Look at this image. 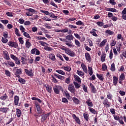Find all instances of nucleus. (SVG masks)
Instances as JSON below:
<instances>
[{
    "instance_id": "f257e3e1",
    "label": "nucleus",
    "mask_w": 126,
    "mask_h": 126,
    "mask_svg": "<svg viewBox=\"0 0 126 126\" xmlns=\"http://www.w3.org/2000/svg\"><path fill=\"white\" fill-rule=\"evenodd\" d=\"M10 58L15 61L16 64H20V60L13 54H10Z\"/></svg>"
},
{
    "instance_id": "f03ea898",
    "label": "nucleus",
    "mask_w": 126,
    "mask_h": 126,
    "mask_svg": "<svg viewBox=\"0 0 126 126\" xmlns=\"http://www.w3.org/2000/svg\"><path fill=\"white\" fill-rule=\"evenodd\" d=\"M68 89L71 93H73V94L75 93V88H74V86L73 84H70L69 85Z\"/></svg>"
},
{
    "instance_id": "7ed1b4c3",
    "label": "nucleus",
    "mask_w": 126,
    "mask_h": 126,
    "mask_svg": "<svg viewBox=\"0 0 126 126\" xmlns=\"http://www.w3.org/2000/svg\"><path fill=\"white\" fill-rule=\"evenodd\" d=\"M21 74H22V69L21 68L17 69L15 73V76L18 77V78H20Z\"/></svg>"
},
{
    "instance_id": "20e7f679",
    "label": "nucleus",
    "mask_w": 126,
    "mask_h": 126,
    "mask_svg": "<svg viewBox=\"0 0 126 126\" xmlns=\"http://www.w3.org/2000/svg\"><path fill=\"white\" fill-rule=\"evenodd\" d=\"M62 89L61 86H56L53 88L54 91L56 94H60V90Z\"/></svg>"
},
{
    "instance_id": "39448f33",
    "label": "nucleus",
    "mask_w": 126,
    "mask_h": 126,
    "mask_svg": "<svg viewBox=\"0 0 126 126\" xmlns=\"http://www.w3.org/2000/svg\"><path fill=\"white\" fill-rule=\"evenodd\" d=\"M8 45L9 47H12L13 48H17L18 47V44L17 43L12 41H9L8 43Z\"/></svg>"
},
{
    "instance_id": "423d86ee",
    "label": "nucleus",
    "mask_w": 126,
    "mask_h": 126,
    "mask_svg": "<svg viewBox=\"0 0 126 126\" xmlns=\"http://www.w3.org/2000/svg\"><path fill=\"white\" fill-rule=\"evenodd\" d=\"M35 107L37 111V114H38V115H42V114H43V110H42V109H41V108H40V105H39V104L37 103H35Z\"/></svg>"
},
{
    "instance_id": "0eeeda50",
    "label": "nucleus",
    "mask_w": 126,
    "mask_h": 126,
    "mask_svg": "<svg viewBox=\"0 0 126 126\" xmlns=\"http://www.w3.org/2000/svg\"><path fill=\"white\" fill-rule=\"evenodd\" d=\"M49 115H50V113L42 115L41 119V121L42 122V123L45 122V121H46V120L48 119V117H49Z\"/></svg>"
},
{
    "instance_id": "6e6552de",
    "label": "nucleus",
    "mask_w": 126,
    "mask_h": 126,
    "mask_svg": "<svg viewBox=\"0 0 126 126\" xmlns=\"http://www.w3.org/2000/svg\"><path fill=\"white\" fill-rule=\"evenodd\" d=\"M103 104L104 106H106L107 108L111 107V103L109 102L108 98H106L103 102Z\"/></svg>"
},
{
    "instance_id": "1a4fd4ad",
    "label": "nucleus",
    "mask_w": 126,
    "mask_h": 126,
    "mask_svg": "<svg viewBox=\"0 0 126 126\" xmlns=\"http://www.w3.org/2000/svg\"><path fill=\"white\" fill-rule=\"evenodd\" d=\"M3 55H4V59L6 60V61H9L10 60L7 51H3Z\"/></svg>"
},
{
    "instance_id": "9d476101",
    "label": "nucleus",
    "mask_w": 126,
    "mask_h": 126,
    "mask_svg": "<svg viewBox=\"0 0 126 126\" xmlns=\"http://www.w3.org/2000/svg\"><path fill=\"white\" fill-rule=\"evenodd\" d=\"M90 86L91 87L92 93L95 94L97 92V90L95 88V86H94V85L92 84V83H91L90 84Z\"/></svg>"
},
{
    "instance_id": "9b49d317",
    "label": "nucleus",
    "mask_w": 126,
    "mask_h": 126,
    "mask_svg": "<svg viewBox=\"0 0 126 126\" xmlns=\"http://www.w3.org/2000/svg\"><path fill=\"white\" fill-rule=\"evenodd\" d=\"M9 108L7 107H1L0 108V112L3 113L4 114H6L8 112Z\"/></svg>"
},
{
    "instance_id": "f8f14e48",
    "label": "nucleus",
    "mask_w": 126,
    "mask_h": 126,
    "mask_svg": "<svg viewBox=\"0 0 126 126\" xmlns=\"http://www.w3.org/2000/svg\"><path fill=\"white\" fill-rule=\"evenodd\" d=\"M25 71L26 73V74H27V75H28L29 76H31L32 77L34 75L33 74V73L32 72V70H29L27 69H25Z\"/></svg>"
},
{
    "instance_id": "ddd939ff",
    "label": "nucleus",
    "mask_w": 126,
    "mask_h": 126,
    "mask_svg": "<svg viewBox=\"0 0 126 126\" xmlns=\"http://www.w3.org/2000/svg\"><path fill=\"white\" fill-rule=\"evenodd\" d=\"M85 58L87 62H91V56H90V54H89V53L87 52L85 53Z\"/></svg>"
},
{
    "instance_id": "4468645a",
    "label": "nucleus",
    "mask_w": 126,
    "mask_h": 126,
    "mask_svg": "<svg viewBox=\"0 0 126 126\" xmlns=\"http://www.w3.org/2000/svg\"><path fill=\"white\" fill-rule=\"evenodd\" d=\"M66 52L69 56H70V57H75V53L69 49L67 50Z\"/></svg>"
},
{
    "instance_id": "2eb2a0df",
    "label": "nucleus",
    "mask_w": 126,
    "mask_h": 126,
    "mask_svg": "<svg viewBox=\"0 0 126 126\" xmlns=\"http://www.w3.org/2000/svg\"><path fill=\"white\" fill-rule=\"evenodd\" d=\"M14 105L15 106H17V105H18V103L19 102V96H17V95H15L14 96Z\"/></svg>"
},
{
    "instance_id": "dca6fc26",
    "label": "nucleus",
    "mask_w": 126,
    "mask_h": 126,
    "mask_svg": "<svg viewBox=\"0 0 126 126\" xmlns=\"http://www.w3.org/2000/svg\"><path fill=\"white\" fill-rule=\"evenodd\" d=\"M81 65L84 72L87 73V72H88V70H87V66H86V65L83 63H82Z\"/></svg>"
},
{
    "instance_id": "f3484780",
    "label": "nucleus",
    "mask_w": 126,
    "mask_h": 126,
    "mask_svg": "<svg viewBox=\"0 0 126 126\" xmlns=\"http://www.w3.org/2000/svg\"><path fill=\"white\" fill-rule=\"evenodd\" d=\"M118 80H119V78H118L116 76H113V84L115 86H117V84H118Z\"/></svg>"
},
{
    "instance_id": "a211bd4d",
    "label": "nucleus",
    "mask_w": 126,
    "mask_h": 126,
    "mask_svg": "<svg viewBox=\"0 0 126 126\" xmlns=\"http://www.w3.org/2000/svg\"><path fill=\"white\" fill-rule=\"evenodd\" d=\"M29 41H30L29 39H27L26 40V41L25 46L27 49H29L30 47H31L32 46L31 43L29 42Z\"/></svg>"
},
{
    "instance_id": "6ab92c4d",
    "label": "nucleus",
    "mask_w": 126,
    "mask_h": 126,
    "mask_svg": "<svg viewBox=\"0 0 126 126\" xmlns=\"http://www.w3.org/2000/svg\"><path fill=\"white\" fill-rule=\"evenodd\" d=\"M49 58L50 60H51L53 62H55V61H56V56H55V54H50L49 55Z\"/></svg>"
},
{
    "instance_id": "aec40b11",
    "label": "nucleus",
    "mask_w": 126,
    "mask_h": 126,
    "mask_svg": "<svg viewBox=\"0 0 126 126\" xmlns=\"http://www.w3.org/2000/svg\"><path fill=\"white\" fill-rule=\"evenodd\" d=\"M16 115L17 118H20L22 116L21 110L18 108H16Z\"/></svg>"
},
{
    "instance_id": "412c9836",
    "label": "nucleus",
    "mask_w": 126,
    "mask_h": 126,
    "mask_svg": "<svg viewBox=\"0 0 126 126\" xmlns=\"http://www.w3.org/2000/svg\"><path fill=\"white\" fill-rule=\"evenodd\" d=\"M54 76L58 78V79H60V80H63L64 79V76H63L60 74H55Z\"/></svg>"
},
{
    "instance_id": "4be33fe9",
    "label": "nucleus",
    "mask_w": 126,
    "mask_h": 126,
    "mask_svg": "<svg viewBox=\"0 0 126 126\" xmlns=\"http://www.w3.org/2000/svg\"><path fill=\"white\" fill-rule=\"evenodd\" d=\"M86 104H87L89 107H93V103H92V101H91V100L90 99H88L86 101Z\"/></svg>"
},
{
    "instance_id": "5701e85b",
    "label": "nucleus",
    "mask_w": 126,
    "mask_h": 126,
    "mask_svg": "<svg viewBox=\"0 0 126 126\" xmlns=\"http://www.w3.org/2000/svg\"><path fill=\"white\" fill-rule=\"evenodd\" d=\"M45 87L46 88V91L49 93H52V87L49 85H47V86H45Z\"/></svg>"
},
{
    "instance_id": "b1692460",
    "label": "nucleus",
    "mask_w": 126,
    "mask_h": 126,
    "mask_svg": "<svg viewBox=\"0 0 126 126\" xmlns=\"http://www.w3.org/2000/svg\"><path fill=\"white\" fill-rule=\"evenodd\" d=\"M74 77L75 78V81H77V82H78V83H81V80L80 79L79 76L77 75H74Z\"/></svg>"
},
{
    "instance_id": "393cba45",
    "label": "nucleus",
    "mask_w": 126,
    "mask_h": 126,
    "mask_svg": "<svg viewBox=\"0 0 126 126\" xmlns=\"http://www.w3.org/2000/svg\"><path fill=\"white\" fill-rule=\"evenodd\" d=\"M105 10H106V11H111L112 12H117V9L114 8H106Z\"/></svg>"
},
{
    "instance_id": "a878e982",
    "label": "nucleus",
    "mask_w": 126,
    "mask_h": 126,
    "mask_svg": "<svg viewBox=\"0 0 126 126\" xmlns=\"http://www.w3.org/2000/svg\"><path fill=\"white\" fill-rule=\"evenodd\" d=\"M89 110L91 113L92 114H94V115H95V114H97V111L95 109H94L92 107H89Z\"/></svg>"
},
{
    "instance_id": "bb28decb",
    "label": "nucleus",
    "mask_w": 126,
    "mask_h": 126,
    "mask_svg": "<svg viewBox=\"0 0 126 126\" xmlns=\"http://www.w3.org/2000/svg\"><path fill=\"white\" fill-rule=\"evenodd\" d=\"M72 100L76 105H78L80 102V101H79V100L76 97H73Z\"/></svg>"
},
{
    "instance_id": "cd10ccee",
    "label": "nucleus",
    "mask_w": 126,
    "mask_h": 126,
    "mask_svg": "<svg viewBox=\"0 0 126 126\" xmlns=\"http://www.w3.org/2000/svg\"><path fill=\"white\" fill-rule=\"evenodd\" d=\"M49 16L52 18H55V19L59 18V16L55 15V14H54V13L53 12H51L50 13Z\"/></svg>"
},
{
    "instance_id": "c85d7f7f",
    "label": "nucleus",
    "mask_w": 126,
    "mask_h": 126,
    "mask_svg": "<svg viewBox=\"0 0 126 126\" xmlns=\"http://www.w3.org/2000/svg\"><path fill=\"white\" fill-rule=\"evenodd\" d=\"M101 61L103 62L106 61V54L102 53L101 56Z\"/></svg>"
},
{
    "instance_id": "c756f323",
    "label": "nucleus",
    "mask_w": 126,
    "mask_h": 126,
    "mask_svg": "<svg viewBox=\"0 0 126 126\" xmlns=\"http://www.w3.org/2000/svg\"><path fill=\"white\" fill-rule=\"evenodd\" d=\"M83 117H84V118L85 119V120H86V121H87V122H88V121L89 120V115L87 113H84Z\"/></svg>"
},
{
    "instance_id": "7c9ffc66",
    "label": "nucleus",
    "mask_w": 126,
    "mask_h": 126,
    "mask_svg": "<svg viewBox=\"0 0 126 126\" xmlns=\"http://www.w3.org/2000/svg\"><path fill=\"white\" fill-rule=\"evenodd\" d=\"M7 63L9 66H11L12 67H13V66H15V63H14L12 62V61H8Z\"/></svg>"
},
{
    "instance_id": "2f4dec72",
    "label": "nucleus",
    "mask_w": 126,
    "mask_h": 126,
    "mask_svg": "<svg viewBox=\"0 0 126 126\" xmlns=\"http://www.w3.org/2000/svg\"><path fill=\"white\" fill-rule=\"evenodd\" d=\"M56 72H57L59 74H61L62 75H65V72L62 70H56Z\"/></svg>"
},
{
    "instance_id": "473e14b6",
    "label": "nucleus",
    "mask_w": 126,
    "mask_h": 126,
    "mask_svg": "<svg viewBox=\"0 0 126 126\" xmlns=\"http://www.w3.org/2000/svg\"><path fill=\"white\" fill-rule=\"evenodd\" d=\"M73 36L72 35H68L65 36V38L67 40H69L70 41H71V40H73Z\"/></svg>"
},
{
    "instance_id": "72a5a7b5",
    "label": "nucleus",
    "mask_w": 126,
    "mask_h": 126,
    "mask_svg": "<svg viewBox=\"0 0 126 126\" xmlns=\"http://www.w3.org/2000/svg\"><path fill=\"white\" fill-rule=\"evenodd\" d=\"M19 78V79H18V81L19 82H20V83H21L22 84H25V83L26 82V81L24 79L20 77Z\"/></svg>"
},
{
    "instance_id": "f704fd0d",
    "label": "nucleus",
    "mask_w": 126,
    "mask_h": 126,
    "mask_svg": "<svg viewBox=\"0 0 126 126\" xmlns=\"http://www.w3.org/2000/svg\"><path fill=\"white\" fill-rule=\"evenodd\" d=\"M107 43V39H104L102 41H101L99 44V47L100 48H102L103 46H104V45Z\"/></svg>"
},
{
    "instance_id": "c9c22d12",
    "label": "nucleus",
    "mask_w": 126,
    "mask_h": 126,
    "mask_svg": "<svg viewBox=\"0 0 126 126\" xmlns=\"http://www.w3.org/2000/svg\"><path fill=\"white\" fill-rule=\"evenodd\" d=\"M88 71L90 75L91 76L93 74V69H92V67L88 66Z\"/></svg>"
},
{
    "instance_id": "e433bc0d",
    "label": "nucleus",
    "mask_w": 126,
    "mask_h": 126,
    "mask_svg": "<svg viewBox=\"0 0 126 126\" xmlns=\"http://www.w3.org/2000/svg\"><path fill=\"white\" fill-rule=\"evenodd\" d=\"M7 98H8V96H7L6 94H5L4 95H3L0 97V100H3V101H4L5 100H6Z\"/></svg>"
},
{
    "instance_id": "4c0bfd02",
    "label": "nucleus",
    "mask_w": 126,
    "mask_h": 126,
    "mask_svg": "<svg viewBox=\"0 0 126 126\" xmlns=\"http://www.w3.org/2000/svg\"><path fill=\"white\" fill-rule=\"evenodd\" d=\"M77 73L79 75V76H84V72H83L82 71L80 70H77Z\"/></svg>"
},
{
    "instance_id": "58836bf2",
    "label": "nucleus",
    "mask_w": 126,
    "mask_h": 126,
    "mask_svg": "<svg viewBox=\"0 0 126 126\" xmlns=\"http://www.w3.org/2000/svg\"><path fill=\"white\" fill-rule=\"evenodd\" d=\"M23 35L24 36H25V37H26V38L31 39V37L30 36V35H29V33H28V32H24Z\"/></svg>"
},
{
    "instance_id": "ea45409f",
    "label": "nucleus",
    "mask_w": 126,
    "mask_h": 126,
    "mask_svg": "<svg viewBox=\"0 0 126 126\" xmlns=\"http://www.w3.org/2000/svg\"><path fill=\"white\" fill-rule=\"evenodd\" d=\"M96 76L98 78V79H99V80H101V81H103V80H104V78H103V76L102 74L99 75V74H97Z\"/></svg>"
},
{
    "instance_id": "a19ab883",
    "label": "nucleus",
    "mask_w": 126,
    "mask_h": 126,
    "mask_svg": "<svg viewBox=\"0 0 126 126\" xmlns=\"http://www.w3.org/2000/svg\"><path fill=\"white\" fill-rule=\"evenodd\" d=\"M126 79V76H125V74L124 73H122L119 77V79L122 80H125Z\"/></svg>"
},
{
    "instance_id": "79ce46f5",
    "label": "nucleus",
    "mask_w": 126,
    "mask_h": 126,
    "mask_svg": "<svg viewBox=\"0 0 126 126\" xmlns=\"http://www.w3.org/2000/svg\"><path fill=\"white\" fill-rule=\"evenodd\" d=\"M4 71L5 74L6 75V76H9V77H10L11 73H10V72L8 70H4Z\"/></svg>"
},
{
    "instance_id": "37998d69",
    "label": "nucleus",
    "mask_w": 126,
    "mask_h": 126,
    "mask_svg": "<svg viewBox=\"0 0 126 126\" xmlns=\"http://www.w3.org/2000/svg\"><path fill=\"white\" fill-rule=\"evenodd\" d=\"M75 44L77 46V47H80V42L77 40V39H75Z\"/></svg>"
},
{
    "instance_id": "c03bdc74",
    "label": "nucleus",
    "mask_w": 126,
    "mask_h": 126,
    "mask_svg": "<svg viewBox=\"0 0 126 126\" xmlns=\"http://www.w3.org/2000/svg\"><path fill=\"white\" fill-rule=\"evenodd\" d=\"M63 69H64V70H66V71H70L71 70V68L69 66H64Z\"/></svg>"
},
{
    "instance_id": "a18cd8bd",
    "label": "nucleus",
    "mask_w": 126,
    "mask_h": 126,
    "mask_svg": "<svg viewBox=\"0 0 126 126\" xmlns=\"http://www.w3.org/2000/svg\"><path fill=\"white\" fill-rule=\"evenodd\" d=\"M21 62L23 64H26V59L24 58V57H22L21 59Z\"/></svg>"
},
{
    "instance_id": "49530a36",
    "label": "nucleus",
    "mask_w": 126,
    "mask_h": 126,
    "mask_svg": "<svg viewBox=\"0 0 126 126\" xmlns=\"http://www.w3.org/2000/svg\"><path fill=\"white\" fill-rule=\"evenodd\" d=\"M96 24L99 27H102V26H103L104 25V23H103V22H97Z\"/></svg>"
},
{
    "instance_id": "de8ad7c7",
    "label": "nucleus",
    "mask_w": 126,
    "mask_h": 126,
    "mask_svg": "<svg viewBox=\"0 0 126 126\" xmlns=\"http://www.w3.org/2000/svg\"><path fill=\"white\" fill-rule=\"evenodd\" d=\"M15 33L17 36H20V34H19V31L18 30L17 28H15Z\"/></svg>"
},
{
    "instance_id": "09e8293b",
    "label": "nucleus",
    "mask_w": 126,
    "mask_h": 126,
    "mask_svg": "<svg viewBox=\"0 0 126 126\" xmlns=\"http://www.w3.org/2000/svg\"><path fill=\"white\" fill-rule=\"evenodd\" d=\"M111 47H114V46H116V40H112L110 43Z\"/></svg>"
},
{
    "instance_id": "8fccbe9b",
    "label": "nucleus",
    "mask_w": 126,
    "mask_h": 126,
    "mask_svg": "<svg viewBox=\"0 0 126 126\" xmlns=\"http://www.w3.org/2000/svg\"><path fill=\"white\" fill-rule=\"evenodd\" d=\"M73 83H74V85H75V88H76L77 89H78V88H80V86L79 85V84H78L77 82H74Z\"/></svg>"
},
{
    "instance_id": "3c124183",
    "label": "nucleus",
    "mask_w": 126,
    "mask_h": 126,
    "mask_svg": "<svg viewBox=\"0 0 126 126\" xmlns=\"http://www.w3.org/2000/svg\"><path fill=\"white\" fill-rule=\"evenodd\" d=\"M111 70H112V71H115V70H116V68L115 67V63H113L111 64Z\"/></svg>"
},
{
    "instance_id": "603ef678",
    "label": "nucleus",
    "mask_w": 126,
    "mask_h": 126,
    "mask_svg": "<svg viewBox=\"0 0 126 126\" xmlns=\"http://www.w3.org/2000/svg\"><path fill=\"white\" fill-rule=\"evenodd\" d=\"M90 33L93 35V36H94V37H98V34H97L96 32H94V31H91Z\"/></svg>"
},
{
    "instance_id": "864d4df0",
    "label": "nucleus",
    "mask_w": 126,
    "mask_h": 126,
    "mask_svg": "<svg viewBox=\"0 0 126 126\" xmlns=\"http://www.w3.org/2000/svg\"><path fill=\"white\" fill-rule=\"evenodd\" d=\"M105 33L109 34V35H113L114 32L110 30H107L105 31Z\"/></svg>"
},
{
    "instance_id": "5fc2aeb1",
    "label": "nucleus",
    "mask_w": 126,
    "mask_h": 126,
    "mask_svg": "<svg viewBox=\"0 0 126 126\" xmlns=\"http://www.w3.org/2000/svg\"><path fill=\"white\" fill-rule=\"evenodd\" d=\"M19 42L22 45H23L24 44V40H23V38L20 37L19 39Z\"/></svg>"
},
{
    "instance_id": "6e6d98bb",
    "label": "nucleus",
    "mask_w": 126,
    "mask_h": 126,
    "mask_svg": "<svg viewBox=\"0 0 126 126\" xmlns=\"http://www.w3.org/2000/svg\"><path fill=\"white\" fill-rule=\"evenodd\" d=\"M41 12H42V13H44V14H45V15H50V12H49V11H45V10H41Z\"/></svg>"
},
{
    "instance_id": "4d7b16f0",
    "label": "nucleus",
    "mask_w": 126,
    "mask_h": 126,
    "mask_svg": "<svg viewBox=\"0 0 126 126\" xmlns=\"http://www.w3.org/2000/svg\"><path fill=\"white\" fill-rule=\"evenodd\" d=\"M44 50H45V51H48V52H51V51H53V48L49 47H46L44 48Z\"/></svg>"
},
{
    "instance_id": "13d9d810",
    "label": "nucleus",
    "mask_w": 126,
    "mask_h": 126,
    "mask_svg": "<svg viewBox=\"0 0 126 126\" xmlns=\"http://www.w3.org/2000/svg\"><path fill=\"white\" fill-rule=\"evenodd\" d=\"M36 38L37 40H45L47 41V38L45 37L37 36Z\"/></svg>"
},
{
    "instance_id": "bf43d9fd",
    "label": "nucleus",
    "mask_w": 126,
    "mask_h": 126,
    "mask_svg": "<svg viewBox=\"0 0 126 126\" xmlns=\"http://www.w3.org/2000/svg\"><path fill=\"white\" fill-rule=\"evenodd\" d=\"M82 87L84 92H87V87L84 84H82Z\"/></svg>"
},
{
    "instance_id": "052dcab7",
    "label": "nucleus",
    "mask_w": 126,
    "mask_h": 126,
    "mask_svg": "<svg viewBox=\"0 0 126 126\" xmlns=\"http://www.w3.org/2000/svg\"><path fill=\"white\" fill-rule=\"evenodd\" d=\"M8 41V40L7 39H6V38H4L3 37H2V42L4 44H6L7 43Z\"/></svg>"
},
{
    "instance_id": "680f3d73",
    "label": "nucleus",
    "mask_w": 126,
    "mask_h": 126,
    "mask_svg": "<svg viewBox=\"0 0 126 126\" xmlns=\"http://www.w3.org/2000/svg\"><path fill=\"white\" fill-rule=\"evenodd\" d=\"M43 20H45V21H52V20L49 18H48V17L45 16L43 18Z\"/></svg>"
},
{
    "instance_id": "e2e57ef3",
    "label": "nucleus",
    "mask_w": 126,
    "mask_h": 126,
    "mask_svg": "<svg viewBox=\"0 0 126 126\" xmlns=\"http://www.w3.org/2000/svg\"><path fill=\"white\" fill-rule=\"evenodd\" d=\"M76 25H84V24L81 21H78L76 22Z\"/></svg>"
},
{
    "instance_id": "0e129e2a",
    "label": "nucleus",
    "mask_w": 126,
    "mask_h": 126,
    "mask_svg": "<svg viewBox=\"0 0 126 126\" xmlns=\"http://www.w3.org/2000/svg\"><path fill=\"white\" fill-rule=\"evenodd\" d=\"M0 21L3 24H7L8 23V20H0Z\"/></svg>"
},
{
    "instance_id": "69168bd1",
    "label": "nucleus",
    "mask_w": 126,
    "mask_h": 126,
    "mask_svg": "<svg viewBox=\"0 0 126 126\" xmlns=\"http://www.w3.org/2000/svg\"><path fill=\"white\" fill-rule=\"evenodd\" d=\"M107 98L108 99H109L110 100H112V99H113V95H112V94H107Z\"/></svg>"
},
{
    "instance_id": "338daca9",
    "label": "nucleus",
    "mask_w": 126,
    "mask_h": 126,
    "mask_svg": "<svg viewBox=\"0 0 126 126\" xmlns=\"http://www.w3.org/2000/svg\"><path fill=\"white\" fill-rule=\"evenodd\" d=\"M51 77L52 78L53 81L54 82V83H58V80L55 78L53 75L51 76Z\"/></svg>"
},
{
    "instance_id": "774afa93",
    "label": "nucleus",
    "mask_w": 126,
    "mask_h": 126,
    "mask_svg": "<svg viewBox=\"0 0 126 126\" xmlns=\"http://www.w3.org/2000/svg\"><path fill=\"white\" fill-rule=\"evenodd\" d=\"M19 22L20 23V24H23V23L25 22V20L24 19L21 18L19 20Z\"/></svg>"
}]
</instances>
